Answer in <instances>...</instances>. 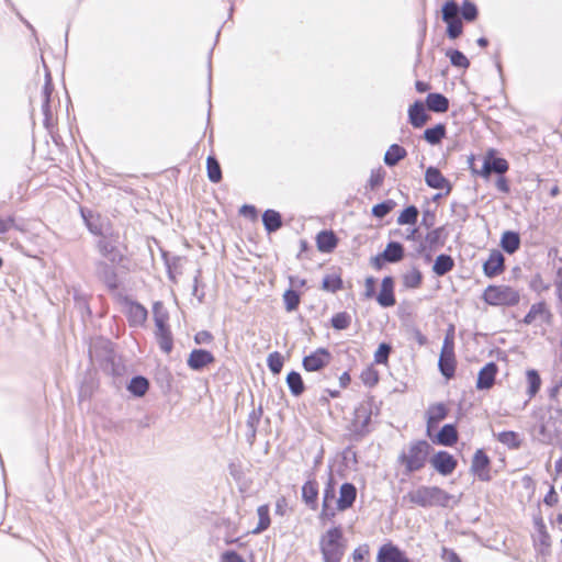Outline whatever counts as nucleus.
I'll use <instances>...</instances> for the list:
<instances>
[{
  "instance_id": "nucleus-28",
  "label": "nucleus",
  "mask_w": 562,
  "mask_h": 562,
  "mask_svg": "<svg viewBox=\"0 0 562 562\" xmlns=\"http://www.w3.org/2000/svg\"><path fill=\"white\" fill-rule=\"evenodd\" d=\"M98 247L100 254L112 263L116 262L121 258V255L115 246L105 238L99 241Z\"/></svg>"
},
{
  "instance_id": "nucleus-4",
  "label": "nucleus",
  "mask_w": 562,
  "mask_h": 562,
  "mask_svg": "<svg viewBox=\"0 0 562 562\" xmlns=\"http://www.w3.org/2000/svg\"><path fill=\"white\" fill-rule=\"evenodd\" d=\"M483 300L493 306H515L520 301V293L506 284L488 285L483 292Z\"/></svg>"
},
{
  "instance_id": "nucleus-53",
  "label": "nucleus",
  "mask_w": 562,
  "mask_h": 562,
  "mask_svg": "<svg viewBox=\"0 0 562 562\" xmlns=\"http://www.w3.org/2000/svg\"><path fill=\"white\" fill-rule=\"evenodd\" d=\"M447 33L450 38H457L462 33V22L461 20L447 22Z\"/></svg>"
},
{
  "instance_id": "nucleus-56",
  "label": "nucleus",
  "mask_w": 562,
  "mask_h": 562,
  "mask_svg": "<svg viewBox=\"0 0 562 562\" xmlns=\"http://www.w3.org/2000/svg\"><path fill=\"white\" fill-rule=\"evenodd\" d=\"M391 210H392L391 203L383 202V203L374 205L372 209V213L376 217H384L386 214H389L391 212Z\"/></svg>"
},
{
  "instance_id": "nucleus-6",
  "label": "nucleus",
  "mask_w": 562,
  "mask_h": 562,
  "mask_svg": "<svg viewBox=\"0 0 562 562\" xmlns=\"http://www.w3.org/2000/svg\"><path fill=\"white\" fill-rule=\"evenodd\" d=\"M540 441L552 443L562 436V414L555 412L543 419L539 426Z\"/></svg>"
},
{
  "instance_id": "nucleus-19",
  "label": "nucleus",
  "mask_w": 562,
  "mask_h": 562,
  "mask_svg": "<svg viewBox=\"0 0 562 562\" xmlns=\"http://www.w3.org/2000/svg\"><path fill=\"white\" fill-rule=\"evenodd\" d=\"M214 361L211 352L203 349H195L191 351L188 358V366L193 370H201Z\"/></svg>"
},
{
  "instance_id": "nucleus-51",
  "label": "nucleus",
  "mask_w": 562,
  "mask_h": 562,
  "mask_svg": "<svg viewBox=\"0 0 562 562\" xmlns=\"http://www.w3.org/2000/svg\"><path fill=\"white\" fill-rule=\"evenodd\" d=\"M391 352V347L387 344H381L374 353V361L376 363H386Z\"/></svg>"
},
{
  "instance_id": "nucleus-29",
  "label": "nucleus",
  "mask_w": 562,
  "mask_h": 562,
  "mask_svg": "<svg viewBox=\"0 0 562 562\" xmlns=\"http://www.w3.org/2000/svg\"><path fill=\"white\" fill-rule=\"evenodd\" d=\"M454 266L453 259L448 255H439L434 263L432 271L437 276H445L452 270Z\"/></svg>"
},
{
  "instance_id": "nucleus-43",
  "label": "nucleus",
  "mask_w": 562,
  "mask_h": 562,
  "mask_svg": "<svg viewBox=\"0 0 562 562\" xmlns=\"http://www.w3.org/2000/svg\"><path fill=\"white\" fill-rule=\"evenodd\" d=\"M422 279V272L418 269L413 268L404 274L403 283L406 288L416 289L420 285Z\"/></svg>"
},
{
  "instance_id": "nucleus-9",
  "label": "nucleus",
  "mask_w": 562,
  "mask_h": 562,
  "mask_svg": "<svg viewBox=\"0 0 562 562\" xmlns=\"http://www.w3.org/2000/svg\"><path fill=\"white\" fill-rule=\"evenodd\" d=\"M552 318V313L548 308L547 304L544 302H538L531 305L529 312L524 318V323L526 325L531 324H549Z\"/></svg>"
},
{
  "instance_id": "nucleus-38",
  "label": "nucleus",
  "mask_w": 562,
  "mask_h": 562,
  "mask_svg": "<svg viewBox=\"0 0 562 562\" xmlns=\"http://www.w3.org/2000/svg\"><path fill=\"white\" fill-rule=\"evenodd\" d=\"M258 514V525L252 530L254 533H260L265 531L270 526V516H269V506L268 505H261L257 509Z\"/></svg>"
},
{
  "instance_id": "nucleus-27",
  "label": "nucleus",
  "mask_w": 562,
  "mask_h": 562,
  "mask_svg": "<svg viewBox=\"0 0 562 562\" xmlns=\"http://www.w3.org/2000/svg\"><path fill=\"white\" fill-rule=\"evenodd\" d=\"M262 222L269 233L278 231L282 225L281 215L274 210H267L262 214Z\"/></svg>"
},
{
  "instance_id": "nucleus-30",
  "label": "nucleus",
  "mask_w": 562,
  "mask_h": 562,
  "mask_svg": "<svg viewBox=\"0 0 562 562\" xmlns=\"http://www.w3.org/2000/svg\"><path fill=\"white\" fill-rule=\"evenodd\" d=\"M406 150L397 144H393L384 155V162L387 166H395L400 160L405 158Z\"/></svg>"
},
{
  "instance_id": "nucleus-48",
  "label": "nucleus",
  "mask_w": 562,
  "mask_h": 562,
  "mask_svg": "<svg viewBox=\"0 0 562 562\" xmlns=\"http://www.w3.org/2000/svg\"><path fill=\"white\" fill-rule=\"evenodd\" d=\"M447 56L456 67L468 68L470 66L469 59L460 50H448Z\"/></svg>"
},
{
  "instance_id": "nucleus-54",
  "label": "nucleus",
  "mask_w": 562,
  "mask_h": 562,
  "mask_svg": "<svg viewBox=\"0 0 562 562\" xmlns=\"http://www.w3.org/2000/svg\"><path fill=\"white\" fill-rule=\"evenodd\" d=\"M491 166H492V170L493 172H496V173H504L508 170V164L505 159L503 158H494L491 160Z\"/></svg>"
},
{
  "instance_id": "nucleus-49",
  "label": "nucleus",
  "mask_w": 562,
  "mask_h": 562,
  "mask_svg": "<svg viewBox=\"0 0 562 562\" xmlns=\"http://www.w3.org/2000/svg\"><path fill=\"white\" fill-rule=\"evenodd\" d=\"M267 362H268V367L272 373H274V374L280 373V371L283 367V358L279 352L270 353L268 356Z\"/></svg>"
},
{
  "instance_id": "nucleus-46",
  "label": "nucleus",
  "mask_w": 562,
  "mask_h": 562,
  "mask_svg": "<svg viewBox=\"0 0 562 562\" xmlns=\"http://www.w3.org/2000/svg\"><path fill=\"white\" fill-rule=\"evenodd\" d=\"M350 323H351V316L346 312L337 313L331 318V326L337 330H342V329L348 328Z\"/></svg>"
},
{
  "instance_id": "nucleus-15",
  "label": "nucleus",
  "mask_w": 562,
  "mask_h": 562,
  "mask_svg": "<svg viewBox=\"0 0 562 562\" xmlns=\"http://www.w3.org/2000/svg\"><path fill=\"white\" fill-rule=\"evenodd\" d=\"M425 181L427 186L438 190H446V193H449L451 190V186L448 179H446L439 169L435 167H429L425 173Z\"/></svg>"
},
{
  "instance_id": "nucleus-39",
  "label": "nucleus",
  "mask_w": 562,
  "mask_h": 562,
  "mask_svg": "<svg viewBox=\"0 0 562 562\" xmlns=\"http://www.w3.org/2000/svg\"><path fill=\"white\" fill-rule=\"evenodd\" d=\"M286 383L293 395L299 396L304 391V384L300 373L292 371L286 376Z\"/></svg>"
},
{
  "instance_id": "nucleus-21",
  "label": "nucleus",
  "mask_w": 562,
  "mask_h": 562,
  "mask_svg": "<svg viewBox=\"0 0 562 562\" xmlns=\"http://www.w3.org/2000/svg\"><path fill=\"white\" fill-rule=\"evenodd\" d=\"M393 279L391 277H385L382 280L381 291L376 297L379 304L383 307L393 306L395 304V299L393 294Z\"/></svg>"
},
{
  "instance_id": "nucleus-25",
  "label": "nucleus",
  "mask_w": 562,
  "mask_h": 562,
  "mask_svg": "<svg viewBox=\"0 0 562 562\" xmlns=\"http://www.w3.org/2000/svg\"><path fill=\"white\" fill-rule=\"evenodd\" d=\"M317 247L323 252H330L337 245V238L333 232L323 231L316 237Z\"/></svg>"
},
{
  "instance_id": "nucleus-59",
  "label": "nucleus",
  "mask_w": 562,
  "mask_h": 562,
  "mask_svg": "<svg viewBox=\"0 0 562 562\" xmlns=\"http://www.w3.org/2000/svg\"><path fill=\"white\" fill-rule=\"evenodd\" d=\"M369 550L367 547H359L352 553L353 562H366V557L368 555Z\"/></svg>"
},
{
  "instance_id": "nucleus-47",
  "label": "nucleus",
  "mask_w": 562,
  "mask_h": 562,
  "mask_svg": "<svg viewBox=\"0 0 562 562\" xmlns=\"http://www.w3.org/2000/svg\"><path fill=\"white\" fill-rule=\"evenodd\" d=\"M285 310L288 312L295 311L300 304V295L293 290H286L283 294Z\"/></svg>"
},
{
  "instance_id": "nucleus-62",
  "label": "nucleus",
  "mask_w": 562,
  "mask_h": 562,
  "mask_svg": "<svg viewBox=\"0 0 562 562\" xmlns=\"http://www.w3.org/2000/svg\"><path fill=\"white\" fill-rule=\"evenodd\" d=\"M223 562H245V560L238 553L228 551L223 554Z\"/></svg>"
},
{
  "instance_id": "nucleus-41",
  "label": "nucleus",
  "mask_w": 562,
  "mask_h": 562,
  "mask_svg": "<svg viewBox=\"0 0 562 562\" xmlns=\"http://www.w3.org/2000/svg\"><path fill=\"white\" fill-rule=\"evenodd\" d=\"M460 9L454 1H448L442 7V20L447 22L461 20L459 16Z\"/></svg>"
},
{
  "instance_id": "nucleus-52",
  "label": "nucleus",
  "mask_w": 562,
  "mask_h": 562,
  "mask_svg": "<svg viewBox=\"0 0 562 562\" xmlns=\"http://www.w3.org/2000/svg\"><path fill=\"white\" fill-rule=\"evenodd\" d=\"M461 13L464 20L473 21L477 16V9L472 2L465 1L462 5Z\"/></svg>"
},
{
  "instance_id": "nucleus-3",
  "label": "nucleus",
  "mask_w": 562,
  "mask_h": 562,
  "mask_svg": "<svg viewBox=\"0 0 562 562\" xmlns=\"http://www.w3.org/2000/svg\"><path fill=\"white\" fill-rule=\"evenodd\" d=\"M429 449L430 446L425 440L412 442L402 451L398 457V461L401 464L405 465L407 473L419 471L425 467Z\"/></svg>"
},
{
  "instance_id": "nucleus-45",
  "label": "nucleus",
  "mask_w": 562,
  "mask_h": 562,
  "mask_svg": "<svg viewBox=\"0 0 562 562\" xmlns=\"http://www.w3.org/2000/svg\"><path fill=\"white\" fill-rule=\"evenodd\" d=\"M261 417V408L252 409L247 418V427H248V438L250 441L254 440L256 436V427Z\"/></svg>"
},
{
  "instance_id": "nucleus-44",
  "label": "nucleus",
  "mask_w": 562,
  "mask_h": 562,
  "mask_svg": "<svg viewBox=\"0 0 562 562\" xmlns=\"http://www.w3.org/2000/svg\"><path fill=\"white\" fill-rule=\"evenodd\" d=\"M418 217V210L416 206L411 205L406 207L398 216L397 223L400 225L415 224Z\"/></svg>"
},
{
  "instance_id": "nucleus-31",
  "label": "nucleus",
  "mask_w": 562,
  "mask_h": 562,
  "mask_svg": "<svg viewBox=\"0 0 562 562\" xmlns=\"http://www.w3.org/2000/svg\"><path fill=\"white\" fill-rule=\"evenodd\" d=\"M501 245L506 252L514 254L520 245L519 235L514 232H505L502 236Z\"/></svg>"
},
{
  "instance_id": "nucleus-2",
  "label": "nucleus",
  "mask_w": 562,
  "mask_h": 562,
  "mask_svg": "<svg viewBox=\"0 0 562 562\" xmlns=\"http://www.w3.org/2000/svg\"><path fill=\"white\" fill-rule=\"evenodd\" d=\"M319 549L323 562H340L346 550L341 528L334 527L323 533L319 539Z\"/></svg>"
},
{
  "instance_id": "nucleus-11",
  "label": "nucleus",
  "mask_w": 562,
  "mask_h": 562,
  "mask_svg": "<svg viewBox=\"0 0 562 562\" xmlns=\"http://www.w3.org/2000/svg\"><path fill=\"white\" fill-rule=\"evenodd\" d=\"M430 463L442 475L451 474L457 467V461L454 458L446 451L436 453L430 459Z\"/></svg>"
},
{
  "instance_id": "nucleus-55",
  "label": "nucleus",
  "mask_w": 562,
  "mask_h": 562,
  "mask_svg": "<svg viewBox=\"0 0 562 562\" xmlns=\"http://www.w3.org/2000/svg\"><path fill=\"white\" fill-rule=\"evenodd\" d=\"M407 334L409 338L414 339L419 346H424L427 342V338L414 326L407 328Z\"/></svg>"
},
{
  "instance_id": "nucleus-7",
  "label": "nucleus",
  "mask_w": 562,
  "mask_h": 562,
  "mask_svg": "<svg viewBox=\"0 0 562 562\" xmlns=\"http://www.w3.org/2000/svg\"><path fill=\"white\" fill-rule=\"evenodd\" d=\"M371 415H372V404L370 402H363L355 409V417H353L352 425H353L356 432H358L360 435H364V434L369 432Z\"/></svg>"
},
{
  "instance_id": "nucleus-8",
  "label": "nucleus",
  "mask_w": 562,
  "mask_h": 562,
  "mask_svg": "<svg viewBox=\"0 0 562 562\" xmlns=\"http://www.w3.org/2000/svg\"><path fill=\"white\" fill-rule=\"evenodd\" d=\"M439 370L447 379H450L454 374L456 359L453 352V346L448 339L445 340L440 357H439Z\"/></svg>"
},
{
  "instance_id": "nucleus-64",
  "label": "nucleus",
  "mask_w": 562,
  "mask_h": 562,
  "mask_svg": "<svg viewBox=\"0 0 562 562\" xmlns=\"http://www.w3.org/2000/svg\"><path fill=\"white\" fill-rule=\"evenodd\" d=\"M240 213L244 215H249L251 217H256V209L251 205L241 206Z\"/></svg>"
},
{
  "instance_id": "nucleus-60",
  "label": "nucleus",
  "mask_w": 562,
  "mask_h": 562,
  "mask_svg": "<svg viewBox=\"0 0 562 562\" xmlns=\"http://www.w3.org/2000/svg\"><path fill=\"white\" fill-rule=\"evenodd\" d=\"M543 502L548 506H554L558 504L559 497H558V494L552 485L550 486L548 494L544 496Z\"/></svg>"
},
{
  "instance_id": "nucleus-17",
  "label": "nucleus",
  "mask_w": 562,
  "mask_h": 562,
  "mask_svg": "<svg viewBox=\"0 0 562 562\" xmlns=\"http://www.w3.org/2000/svg\"><path fill=\"white\" fill-rule=\"evenodd\" d=\"M378 562H409L405 554L393 544H384L378 553Z\"/></svg>"
},
{
  "instance_id": "nucleus-32",
  "label": "nucleus",
  "mask_w": 562,
  "mask_h": 562,
  "mask_svg": "<svg viewBox=\"0 0 562 562\" xmlns=\"http://www.w3.org/2000/svg\"><path fill=\"white\" fill-rule=\"evenodd\" d=\"M437 440L443 446H452L458 440V434L452 425H445L437 435Z\"/></svg>"
},
{
  "instance_id": "nucleus-42",
  "label": "nucleus",
  "mask_w": 562,
  "mask_h": 562,
  "mask_svg": "<svg viewBox=\"0 0 562 562\" xmlns=\"http://www.w3.org/2000/svg\"><path fill=\"white\" fill-rule=\"evenodd\" d=\"M207 177L212 182H218L222 179V171L218 161L213 156L206 159Z\"/></svg>"
},
{
  "instance_id": "nucleus-10",
  "label": "nucleus",
  "mask_w": 562,
  "mask_h": 562,
  "mask_svg": "<svg viewBox=\"0 0 562 562\" xmlns=\"http://www.w3.org/2000/svg\"><path fill=\"white\" fill-rule=\"evenodd\" d=\"M330 358V353L327 349L319 348L313 353L304 357L303 367L306 371H318L329 363Z\"/></svg>"
},
{
  "instance_id": "nucleus-50",
  "label": "nucleus",
  "mask_w": 562,
  "mask_h": 562,
  "mask_svg": "<svg viewBox=\"0 0 562 562\" xmlns=\"http://www.w3.org/2000/svg\"><path fill=\"white\" fill-rule=\"evenodd\" d=\"M341 279L336 276H326L323 279L322 289L325 291L336 292L341 288Z\"/></svg>"
},
{
  "instance_id": "nucleus-61",
  "label": "nucleus",
  "mask_w": 562,
  "mask_h": 562,
  "mask_svg": "<svg viewBox=\"0 0 562 562\" xmlns=\"http://www.w3.org/2000/svg\"><path fill=\"white\" fill-rule=\"evenodd\" d=\"M366 297H372L375 292V279L373 277H368L366 279Z\"/></svg>"
},
{
  "instance_id": "nucleus-23",
  "label": "nucleus",
  "mask_w": 562,
  "mask_h": 562,
  "mask_svg": "<svg viewBox=\"0 0 562 562\" xmlns=\"http://www.w3.org/2000/svg\"><path fill=\"white\" fill-rule=\"evenodd\" d=\"M318 486L315 481H307L302 487V498L313 510L317 508Z\"/></svg>"
},
{
  "instance_id": "nucleus-35",
  "label": "nucleus",
  "mask_w": 562,
  "mask_h": 562,
  "mask_svg": "<svg viewBox=\"0 0 562 562\" xmlns=\"http://www.w3.org/2000/svg\"><path fill=\"white\" fill-rule=\"evenodd\" d=\"M446 135V127L443 124H437L431 128H427L424 133V138L431 145L440 143Z\"/></svg>"
},
{
  "instance_id": "nucleus-16",
  "label": "nucleus",
  "mask_w": 562,
  "mask_h": 562,
  "mask_svg": "<svg viewBox=\"0 0 562 562\" xmlns=\"http://www.w3.org/2000/svg\"><path fill=\"white\" fill-rule=\"evenodd\" d=\"M504 269V256L498 250H493L483 265V271L488 278L499 274Z\"/></svg>"
},
{
  "instance_id": "nucleus-34",
  "label": "nucleus",
  "mask_w": 562,
  "mask_h": 562,
  "mask_svg": "<svg viewBox=\"0 0 562 562\" xmlns=\"http://www.w3.org/2000/svg\"><path fill=\"white\" fill-rule=\"evenodd\" d=\"M526 381H527V394L529 395V397H532L535 396L540 386H541V379H540V375L539 373L533 370V369H530V370H527L526 372Z\"/></svg>"
},
{
  "instance_id": "nucleus-20",
  "label": "nucleus",
  "mask_w": 562,
  "mask_h": 562,
  "mask_svg": "<svg viewBox=\"0 0 562 562\" xmlns=\"http://www.w3.org/2000/svg\"><path fill=\"white\" fill-rule=\"evenodd\" d=\"M488 463V457L484 453L483 450H477L474 453L471 469L482 481H487L490 479L487 472Z\"/></svg>"
},
{
  "instance_id": "nucleus-63",
  "label": "nucleus",
  "mask_w": 562,
  "mask_h": 562,
  "mask_svg": "<svg viewBox=\"0 0 562 562\" xmlns=\"http://www.w3.org/2000/svg\"><path fill=\"white\" fill-rule=\"evenodd\" d=\"M212 336L207 331H201L195 336V341L198 344L209 342Z\"/></svg>"
},
{
  "instance_id": "nucleus-37",
  "label": "nucleus",
  "mask_w": 562,
  "mask_h": 562,
  "mask_svg": "<svg viewBox=\"0 0 562 562\" xmlns=\"http://www.w3.org/2000/svg\"><path fill=\"white\" fill-rule=\"evenodd\" d=\"M495 436L501 443H503L512 449L519 448V446L521 443L519 435L515 431H502Z\"/></svg>"
},
{
  "instance_id": "nucleus-33",
  "label": "nucleus",
  "mask_w": 562,
  "mask_h": 562,
  "mask_svg": "<svg viewBox=\"0 0 562 562\" xmlns=\"http://www.w3.org/2000/svg\"><path fill=\"white\" fill-rule=\"evenodd\" d=\"M447 415V409L443 404L431 405L427 411V424L428 428L438 424Z\"/></svg>"
},
{
  "instance_id": "nucleus-26",
  "label": "nucleus",
  "mask_w": 562,
  "mask_h": 562,
  "mask_svg": "<svg viewBox=\"0 0 562 562\" xmlns=\"http://www.w3.org/2000/svg\"><path fill=\"white\" fill-rule=\"evenodd\" d=\"M426 103L430 111L438 113L446 112L449 108L448 99L440 93H429Z\"/></svg>"
},
{
  "instance_id": "nucleus-36",
  "label": "nucleus",
  "mask_w": 562,
  "mask_h": 562,
  "mask_svg": "<svg viewBox=\"0 0 562 562\" xmlns=\"http://www.w3.org/2000/svg\"><path fill=\"white\" fill-rule=\"evenodd\" d=\"M149 383L147 379L144 376H135L131 380L130 384L127 385V390L136 395V396H143L147 390H148Z\"/></svg>"
},
{
  "instance_id": "nucleus-58",
  "label": "nucleus",
  "mask_w": 562,
  "mask_h": 562,
  "mask_svg": "<svg viewBox=\"0 0 562 562\" xmlns=\"http://www.w3.org/2000/svg\"><path fill=\"white\" fill-rule=\"evenodd\" d=\"M15 224V221L12 216L0 217V234H5L9 232Z\"/></svg>"
},
{
  "instance_id": "nucleus-57",
  "label": "nucleus",
  "mask_w": 562,
  "mask_h": 562,
  "mask_svg": "<svg viewBox=\"0 0 562 562\" xmlns=\"http://www.w3.org/2000/svg\"><path fill=\"white\" fill-rule=\"evenodd\" d=\"M441 559L446 562H461L459 555L451 549L442 548Z\"/></svg>"
},
{
  "instance_id": "nucleus-5",
  "label": "nucleus",
  "mask_w": 562,
  "mask_h": 562,
  "mask_svg": "<svg viewBox=\"0 0 562 562\" xmlns=\"http://www.w3.org/2000/svg\"><path fill=\"white\" fill-rule=\"evenodd\" d=\"M153 313L156 326V339L160 349L164 352L169 353L172 350L173 342L171 333L167 326L168 314L160 302H156L154 304Z\"/></svg>"
},
{
  "instance_id": "nucleus-1",
  "label": "nucleus",
  "mask_w": 562,
  "mask_h": 562,
  "mask_svg": "<svg viewBox=\"0 0 562 562\" xmlns=\"http://www.w3.org/2000/svg\"><path fill=\"white\" fill-rule=\"evenodd\" d=\"M404 501H408L414 505L422 507H434L441 506L447 507L451 502H457L454 496L448 494L446 491L438 486H418L415 490L409 491L405 496Z\"/></svg>"
},
{
  "instance_id": "nucleus-12",
  "label": "nucleus",
  "mask_w": 562,
  "mask_h": 562,
  "mask_svg": "<svg viewBox=\"0 0 562 562\" xmlns=\"http://www.w3.org/2000/svg\"><path fill=\"white\" fill-rule=\"evenodd\" d=\"M124 313L131 326H143L147 319V310L136 302L126 301L124 303Z\"/></svg>"
},
{
  "instance_id": "nucleus-18",
  "label": "nucleus",
  "mask_w": 562,
  "mask_h": 562,
  "mask_svg": "<svg viewBox=\"0 0 562 562\" xmlns=\"http://www.w3.org/2000/svg\"><path fill=\"white\" fill-rule=\"evenodd\" d=\"M335 487L331 484V482H329L326 488L324 490L323 506L322 512L319 514V519L322 521L330 520L336 515L335 509L329 505L330 502L335 499Z\"/></svg>"
},
{
  "instance_id": "nucleus-14",
  "label": "nucleus",
  "mask_w": 562,
  "mask_h": 562,
  "mask_svg": "<svg viewBox=\"0 0 562 562\" xmlns=\"http://www.w3.org/2000/svg\"><path fill=\"white\" fill-rule=\"evenodd\" d=\"M357 488L351 483H344L339 488V497L337 499V510L345 512L350 508L356 501Z\"/></svg>"
},
{
  "instance_id": "nucleus-40",
  "label": "nucleus",
  "mask_w": 562,
  "mask_h": 562,
  "mask_svg": "<svg viewBox=\"0 0 562 562\" xmlns=\"http://www.w3.org/2000/svg\"><path fill=\"white\" fill-rule=\"evenodd\" d=\"M97 274L109 285L115 284V273L112 266L104 262H99L97 266Z\"/></svg>"
},
{
  "instance_id": "nucleus-22",
  "label": "nucleus",
  "mask_w": 562,
  "mask_h": 562,
  "mask_svg": "<svg viewBox=\"0 0 562 562\" xmlns=\"http://www.w3.org/2000/svg\"><path fill=\"white\" fill-rule=\"evenodd\" d=\"M409 122L414 127H422L428 121L429 116L425 111L424 104L419 101H416L413 105H411L408 110Z\"/></svg>"
},
{
  "instance_id": "nucleus-13",
  "label": "nucleus",
  "mask_w": 562,
  "mask_h": 562,
  "mask_svg": "<svg viewBox=\"0 0 562 562\" xmlns=\"http://www.w3.org/2000/svg\"><path fill=\"white\" fill-rule=\"evenodd\" d=\"M497 366L494 362L486 363L479 372L476 389L490 390L495 382Z\"/></svg>"
},
{
  "instance_id": "nucleus-24",
  "label": "nucleus",
  "mask_w": 562,
  "mask_h": 562,
  "mask_svg": "<svg viewBox=\"0 0 562 562\" xmlns=\"http://www.w3.org/2000/svg\"><path fill=\"white\" fill-rule=\"evenodd\" d=\"M381 257L387 262H397L404 257V248L400 243L391 241L386 245Z\"/></svg>"
}]
</instances>
